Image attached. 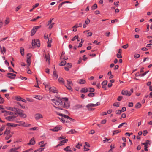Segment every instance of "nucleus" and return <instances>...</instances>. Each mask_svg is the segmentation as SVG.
<instances>
[{
    "label": "nucleus",
    "instance_id": "51",
    "mask_svg": "<svg viewBox=\"0 0 152 152\" xmlns=\"http://www.w3.org/2000/svg\"><path fill=\"white\" fill-rule=\"evenodd\" d=\"M128 44L125 45H124L123 46H122V48H123L124 49H126L127 48H128Z\"/></svg>",
    "mask_w": 152,
    "mask_h": 152
},
{
    "label": "nucleus",
    "instance_id": "27",
    "mask_svg": "<svg viewBox=\"0 0 152 152\" xmlns=\"http://www.w3.org/2000/svg\"><path fill=\"white\" fill-rule=\"evenodd\" d=\"M43 84H44V85L45 86V88L46 89H48V87H50L49 83H43Z\"/></svg>",
    "mask_w": 152,
    "mask_h": 152
},
{
    "label": "nucleus",
    "instance_id": "41",
    "mask_svg": "<svg viewBox=\"0 0 152 152\" xmlns=\"http://www.w3.org/2000/svg\"><path fill=\"white\" fill-rule=\"evenodd\" d=\"M120 131H119L118 130H117L116 131H114L113 132V135L116 134L117 133H119L120 132Z\"/></svg>",
    "mask_w": 152,
    "mask_h": 152
},
{
    "label": "nucleus",
    "instance_id": "49",
    "mask_svg": "<svg viewBox=\"0 0 152 152\" xmlns=\"http://www.w3.org/2000/svg\"><path fill=\"white\" fill-rule=\"evenodd\" d=\"M80 146H82V144L80 142H78V145L76 146V147L78 148H80Z\"/></svg>",
    "mask_w": 152,
    "mask_h": 152
},
{
    "label": "nucleus",
    "instance_id": "54",
    "mask_svg": "<svg viewBox=\"0 0 152 152\" xmlns=\"http://www.w3.org/2000/svg\"><path fill=\"white\" fill-rule=\"evenodd\" d=\"M9 19L8 18H7L6 20L5 21V23L6 25L8 24L10 22Z\"/></svg>",
    "mask_w": 152,
    "mask_h": 152
},
{
    "label": "nucleus",
    "instance_id": "30",
    "mask_svg": "<svg viewBox=\"0 0 152 152\" xmlns=\"http://www.w3.org/2000/svg\"><path fill=\"white\" fill-rule=\"evenodd\" d=\"M82 23H80L79 24V25L76 24L74 26H73V28H78V27H82Z\"/></svg>",
    "mask_w": 152,
    "mask_h": 152
},
{
    "label": "nucleus",
    "instance_id": "20",
    "mask_svg": "<svg viewBox=\"0 0 152 152\" xmlns=\"http://www.w3.org/2000/svg\"><path fill=\"white\" fill-rule=\"evenodd\" d=\"M64 150L65 151H66L67 152H72V151L71 149V148L69 146H67L66 147V148L64 149Z\"/></svg>",
    "mask_w": 152,
    "mask_h": 152
},
{
    "label": "nucleus",
    "instance_id": "33",
    "mask_svg": "<svg viewBox=\"0 0 152 152\" xmlns=\"http://www.w3.org/2000/svg\"><path fill=\"white\" fill-rule=\"evenodd\" d=\"M44 143V141H42L39 142V145H41V147H44L45 146V144H43Z\"/></svg>",
    "mask_w": 152,
    "mask_h": 152
},
{
    "label": "nucleus",
    "instance_id": "44",
    "mask_svg": "<svg viewBox=\"0 0 152 152\" xmlns=\"http://www.w3.org/2000/svg\"><path fill=\"white\" fill-rule=\"evenodd\" d=\"M140 55L138 54H135L134 55V57L135 58H139L140 57Z\"/></svg>",
    "mask_w": 152,
    "mask_h": 152
},
{
    "label": "nucleus",
    "instance_id": "22",
    "mask_svg": "<svg viewBox=\"0 0 152 152\" xmlns=\"http://www.w3.org/2000/svg\"><path fill=\"white\" fill-rule=\"evenodd\" d=\"M35 142L34 138H32L30 141V142L28 143V145H34L35 143Z\"/></svg>",
    "mask_w": 152,
    "mask_h": 152
},
{
    "label": "nucleus",
    "instance_id": "17",
    "mask_svg": "<svg viewBox=\"0 0 152 152\" xmlns=\"http://www.w3.org/2000/svg\"><path fill=\"white\" fill-rule=\"evenodd\" d=\"M82 106L81 104H76L74 107V109L75 110H77L82 107Z\"/></svg>",
    "mask_w": 152,
    "mask_h": 152
},
{
    "label": "nucleus",
    "instance_id": "16",
    "mask_svg": "<svg viewBox=\"0 0 152 152\" xmlns=\"http://www.w3.org/2000/svg\"><path fill=\"white\" fill-rule=\"evenodd\" d=\"M2 112H5V113L4 115H13V112H10V111H2Z\"/></svg>",
    "mask_w": 152,
    "mask_h": 152
},
{
    "label": "nucleus",
    "instance_id": "23",
    "mask_svg": "<svg viewBox=\"0 0 152 152\" xmlns=\"http://www.w3.org/2000/svg\"><path fill=\"white\" fill-rule=\"evenodd\" d=\"M58 81L60 83L63 84H64V80L62 78L59 77L58 79Z\"/></svg>",
    "mask_w": 152,
    "mask_h": 152
},
{
    "label": "nucleus",
    "instance_id": "45",
    "mask_svg": "<svg viewBox=\"0 0 152 152\" xmlns=\"http://www.w3.org/2000/svg\"><path fill=\"white\" fill-rule=\"evenodd\" d=\"M27 62L28 64V67L30 65V64L31 63V59H27L26 61Z\"/></svg>",
    "mask_w": 152,
    "mask_h": 152
},
{
    "label": "nucleus",
    "instance_id": "55",
    "mask_svg": "<svg viewBox=\"0 0 152 152\" xmlns=\"http://www.w3.org/2000/svg\"><path fill=\"white\" fill-rule=\"evenodd\" d=\"M107 80L103 81L102 83V85L106 86L107 84Z\"/></svg>",
    "mask_w": 152,
    "mask_h": 152
},
{
    "label": "nucleus",
    "instance_id": "11",
    "mask_svg": "<svg viewBox=\"0 0 152 152\" xmlns=\"http://www.w3.org/2000/svg\"><path fill=\"white\" fill-rule=\"evenodd\" d=\"M121 93L123 95H126L127 96H129L131 95V93L127 90H123Z\"/></svg>",
    "mask_w": 152,
    "mask_h": 152
},
{
    "label": "nucleus",
    "instance_id": "50",
    "mask_svg": "<svg viewBox=\"0 0 152 152\" xmlns=\"http://www.w3.org/2000/svg\"><path fill=\"white\" fill-rule=\"evenodd\" d=\"M15 99L18 101H20L22 99V98L20 97L17 96L15 97Z\"/></svg>",
    "mask_w": 152,
    "mask_h": 152
},
{
    "label": "nucleus",
    "instance_id": "61",
    "mask_svg": "<svg viewBox=\"0 0 152 152\" xmlns=\"http://www.w3.org/2000/svg\"><path fill=\"white\" fill-rule=\"evenodd\" d=\"M90 22V20L88 18L87 19V20L85 21V23L86 24H88Z\"/></svg>",
    "mask_w": 152,
    "mask_h": 152
},
{
    "label": "nucleus",
    "instance_id": "36",
    "mask_svg": "<svg viewBox=\"0 0 152 152\" xmlns=\"http://www.w3.org/2000/svg\"><path fill=\"white\" fill-rule=\"evenodd\" d=\"M88 91L91 92H93L94 91V89L93 88H88Z\"/></svg>",
    "mask_w": 152,
    "mask_h": 152
},
{
    "label": "nucleus",
    "instance_id": "34",
    "mask_svg": "<svg viewBox=\"0 0 152 152\" xmlns=\"http://www.w3.org/2000/svg\"><path fill=\"white\" fill-rule=\"evenodd\" d=\"M20 52L22 56H23L24 55V49L22 48H20Z\"/></svg>",
    "mask_w": 152,
    "mask_h": 152
},
{
    "label": "nucleus",
    "instance_id": "24",
    "mask_svg": "<svg viewBox=\"0 0 152 152\" xmlns=\"http://www.w3.org/2000/svg\"><path fill=\"white\" fill-rule=\"evenodd\" d=\"M0 49H1V53H3L4 54L3 52L4 53H5L6 50L5 48L4 47H3L2 48L1 46H0Z\"/></svg>",
    "mask_w": 152,
    "mask_h": 152
},
{
    "label": "nucleus",
    "instance_id": "38",
    "mask_svg": "<svg viewBox=\"0 0 152 152\" xmlns=\"http://www.w3.org/2000/svg\"><path fill=\"white\" fill-rule=\"evenodd\" d=\"M141 106V104L140 103H138L135 105V107L137 108H140Z\"/></svg>",
    "mask_w": 152,
    "mask_h": 152
},
{
    "label": "nucleus",
    "instance_id": "10",
    "mask_svg": "<svg viewBox=\"0 0 152 152\" xmlns=\"http://www.w3.org/2000/svg\"><path fill=\"white\" fill-rule=\"evenodd\" d=\"M48 89L50 91V92H52L54 93H58L57 89L54 87H48Z\"/></svg>",
    "mask_w": 152,
    "mask_h": 152
},
{
    "label": "nucleus",
    "instance_id": "28",
    "mask_svg": "<svg viewBox=\"0 0 152 152\" xmlns=\"http://www.w3.org/2000/svg\"><path fill=\"white\" fill-rule=\"evenodd\" d=\"M6 108L8 110L13 111H15V108H12L10 107H6Z\"/></svg>",
    "mask_w": 152,
    "mask_h": 152
},
{
    "label": "nucleus",
    "instance_id": "1",
    "mask_svg": "<svg viewBox=\"0 0 152 152\" xmlns=\"http://www.w3.org/2000/svg\"><path fill=\"white\" fill-rule=\"evenodd\" d=\"M65 101L63 102L60 98L55 99H51L54 104H53V107L56 109L62 110V108H68L69 107V105L67 102L68 98H64Z\"/></svg>",
    "mask_w": 152,
    "mask_h": 152
},
{
    "label": "nucleus",
    "instance_id": "21",
    "mask_svg": "<svg viewBox=\"0 0 152 152\" xmlns=\"http://www.w3.org/2000/svg\"><path fill=\"white\" fill-rule=\"evenodd\" d=\"M15 111H16L17 112V113L18 115H20L22 113H23V111L19 109H17L15 108Z\"/></svg>",
    "mask_w": 152,
    "mask_h": 152
},
{
    "label": "nucleus",
    "instance_id": "46",
    "mask_svg": "<svg viewBox=\"0 0 152 152\" xmlns=\"http://www.w3.org/2000/svg\"><path fill=\"white\" fill-rule=\"evenodd\" d=\"M30 130H37L38 129V128L37 127H35L33 128H31L29 129Z\"/></svg>",
    "mask_w": 152,
    "mask_h": 152
},
{
    "label": "nucleus",
    "instance_id": "26",
    "mask_svg": "<svg viewBox=\"0 0 152 152\" xmlns=\"http://www.w3.org/2000/svg\"><path fill=\"white\" fill-rule=\"evenodd\" d=\"M76 132L75 130L72 129L70 130L69 131L67 132V134H72L75 133H76Z\"/></svg>",
    "mask_w": 152,
    "mask_h": 152
},
{
    "label": "nucleus",
    "instance_id": "57",
    "mask_svg": "<svg viewBox=\"0 0 152 152\" xmlns=\"http://www.w3.org/2000/svg\"><path fill=\"white\" fill-rule=\"evenodd\" d=\"M94 93H90L88 94V96L89 97H92L94 96Z\"/></svg>",
    "mask_w": 152,
    "mask_h": 152
},
{
    "label": "nucleus",
    "instance_id": "3",
    "mask_svg": "<svg viewBox=\"0 0 152 152\" xmlns=\"http://www.w3.org/2000/svg\"><path fill=\"white\" fill-rule=\"evenodd\" d=\"M56 113L58 115H60L62 117H61V121L63 123L65 122V119H63V117H64V118H66V119H69L70 120L71 119V118H70L67 115H66L64 114H61V113H60L57 112H56Z\"/></svg>",
    "mask_w": 152,
    "mask_h": 152
},
{
    "label": "nucleus",
    "instance_id": "6",
    "mask_svg": "<svg viewBox=\"0 0 152 152\" xmlns=\"http://www.w3.org/2000/svg\"><path fill=\"white\" fill-rule=\"evenodd\" d=\"M16 122L19 123V124H18V126H23L24 127H29L31 126V124L25 123V122L23 121H16Z\"/></svg>",
    "mask_w": 152,
    "mask_h": 152
},
{
    "label": "nucleus",
    "instance_id": "39",
    "mask_svg": "<svg viewBox=\"0 0 152 152\" xmlns=\"http://www.w3.org/2000/svg\"><path fill=\"white\" fill-rule=\"evenodd\" d=\"M120 104V103L118 102H116L113 104V105L114 106L119 107Z\"/></svg>",
    "mask_w": 152,
    "mask_h": 152
},
{
    "label": "nucleus",
    "instance_id": "48",
    "mask_svg": "<svg viewBox=\"0 0 152 152\" xmlns=\"http://www.w3.org/2000/svg\"><path fill=\"white\" fill-rule=\"evenodd\" d=\"M54 23H51L49 25V26L48 27V28L49 29H51L53 27V25H54Z\"/></svg>",
    "mask_w": 152,
    "mask_h": 152
},
{
    "label": "nucleus",
    "instance_id": "12",
    "mask_svg": "<svg viewBox=\"0 0 152 152\" xmlns=\"http://www.w3.org/2000/svg\"><path fill=\"white\" fill-rule=\"evenodd\" d=\"M42 118L43 117L41 114L37 113L35 115V118L36 120Z\"/></svg>",
    "mask_w": 152,
    "mask_h": 152
},
{
    "label": "nucleus",
    "instance_id": "60",
    "mask_svg": "<svg viewBox=\"0 0 152 152\" xmlns=\"http://www.w3.org/2000/svg\"><path fill=\"white\" fill-rule=\"evenodd\" d=\"M21 8V6H18L16 8L15 11H18Z\"/></svg>",
    "mask_w": 152,
    "mask_h": 152
},
{
    "label": "nucleus",
    "instance_id": "32",
    "mask_svg": "<svg viewBox=\"0 0 152 152\" xmlns=\"http://www.w3.org/2000/svg\"><path fill=\"white\" fill-rule=\"evenodd\" d=\"M81 91L82 92L85 93L88 91V89L86 88H82Z\"/></svg>",
    "mask_w": 152,
    "mask_h": 152
},
{
    "label": "nucleus",
    "instance_id": "52",
    "mask_svg": "<svg viewBox=\"0 0 152 152\" xmlns=\"http://www.w3.org/2000/svg\"><path fill=\"white\" fill-rule=\"evenodd\" d=\"M53 18H52V19H50L49 21H48L47 23V26L49 25L50 24H51L53 20Z\"/></svg>",
    "mask_w": 152,
    "mask_h": 152
},
{
    "label": "nucleus",
    "instance_id": "19",
    "mask_svg": "<svg viewBox=\"0 0 152 152\" xmlns=\"http://www.w3.org/2000/svg\"><path fill=\"white\" fill-rule=\"evenodd\" d=\"M77 82L80 84H84L86 82V81L84 79H81L78 80Z\"/></svg>",
    "mask_w": 152,
    "mask_h": 152
},
{
    "label": "nucleus",
    "instance_id": "29",
    "mask_svg": "<svg viewBox=\"0 0 152 152\" xmlns=\"http://www.w3.org/2000/svg\"><path fill=\"white\" fill-rule=\"evenodd\" d=\"M53 76L54 77H55L56 79L58 78V75L56 71H54L53 72Z\"/></svg>",
    "mask_w": 152,
    "mask_h": 152
},
{
    "label": "nucleus",
    "instance_id": "62",
    "mask_svg": "<svg viewBox=\"0 0 152 152\" xmlns=\"http://www.w3.org/2000/svg\"><path fill=\"white\" fill-rule=\"evenodd\" d=\"M122 96H120L118 97L117 99V100L118 101H120L122 99Z\"/></svg>",
    "mask_w": 152,
    "mask_h": 152
},
{
    "label": "nucleus",
    "instance_id": "56",
    "mask_svg": "<svg viewBox=\"0 0 152 152\" xmlns=\"http://www.w3.org/2000/svg\"><path fill=\"white\" fill-rule=\"evenodd\" d=\"M121 113V110H117L116 111V113L118 114H120Z\"/></svg>",
    "mask_w": 152,
    "mask_h": 152
},
{
    "label": "nucleus",
    "instance_id": "18",
    "mask_svg": "<svg viewBox=\"0 0 152 152\" xmlns=\"http://www.w3.org/2000/svg\"><path fill=\"white\" fill-rule=\"evenodd\" d=\"M7 125L12 127H15L18 126V124L14 123H7Z\"/></svg>",
    "mask_w": 152,
    "mask_h": 152
},
{
    "label": "nucleus",
    "instance_id": "64",
    "mask_svg": "<svg viewBox=\"0 0 152 152\" xmlns=\"http://www.w3.org/2000/svg\"><path fill=\"white\" fill-rule=\"evenodd\" d=\"M143 135L144 136H145L148 133V132L147 131V130H144V131H143Z\"/></svg>",
    "mask_w": 152,
    "mask_h": 152
},
{
    "label": "nucleus",
    "instance_id": "5",
    "mask_svg": "<svg viewBox=\"0 0 152 152\" xmlns=\"http://www.w3.org/2000/svg\"><path fill=\"white\" fill-rule=\"evenodd\" d=\"M32 46L39 47L40 46V42L39 40L38 39H34L33 40L32 42Z\"/></svg>",
    "mask_w": 152,
    "mask_h": 152
},
{
    "label": "nucleus",
    "instance_id": "42",
    "mask_svg": "<svg viewBox=\"0 0 152 152\" xmlns=\"http://www.w3.org/2000/svg\"><path fill=\"white\" fill-rule=\"evenodd\" d=\"M66 61L65 60L61 62L60 63V66H63L66 63Z\"/></svg>",
    "mask_w": 152,
    "mask_h": 152
},
{
    "label": "nucleus",
    "instance_id": "2",
    "mask_svg": "<svg viewBox=\"0 0 152 152\" xmlns=\"http://www.w3.org/2000/svg\"><path fill=\"white\" fill-rule=\"evenodd\" d=\"M13 133L11 132L10 130L6 129L4 132V135H6V136L5 137L6 140H8L12 136Z\"/></svg>",
    "mask_w": 152,
    "mask_h": 152
},
{
    "label": "nucleus",
    "instance_id": "25",
    "mask_svg": "<svg viewBox=\"0 0 152 152\" xmlns=\"http://www.w3.org/2000/svg\"><path fill=\"white\" fill-rule=\"evenodd\" d=\"M127 125V124L126 123V122L123 123H121V124H120L118 126V128H120L123 126H124L125 127Z\"/></svg>",
    "mask_w": 152,
    "mask_h": 152
},
{
    "label": "nucleus",
    "instance_id": "43",
    "mask_svg": "<svg viewBox=\"0 0 152 152\" xmlns=\"http://www.w3.org/2000/svg\"><path fill=\"white\" fill-rule=\"evenodd\" d=\"M5 126L2 125L0 128V132L2 131L5 129Z\"/></svg>",
    "mask_w": 152,
    "mask_h": 152
},
{
    "label": "nucleus",
    "instance_id": "58",
    "mask_svg": "<svg viewBox=\"0 0 152 152\" xmlns=\"http://www.w3.org/2000/svg\"><path fill=\"white\" fill-rule=\"evenodd\" d=\"M78 37V36H75L72 39V41H74L75 39H77Z\"/></svg>",
    "mask_w": 152,
    "mask_h": 152
},
{
    "label": "nucleus",
    "instance_id": "53",
    "mask_svg": "<svg viewBox=\"0 0 152 152\" xmlns=\"http://www.w3.org/2000/svg\"><path fill=\"white\" fill-rule=\"evenodd\" d=\"M7 75H10L12 76H16V75L12 73H8L7 74Z\"/></svg>",
    "mask_w": 152,
    "mask_h": 152
},
{
    "label": "nucleus",
    "instance_id": "63",
    "mask_svg": "<svg viewBox=\"0 0 152 152\" xmlns=\"http://www.w3.org/2000/svg\"><path fill=\"white\" fill-rule=\"evenodd\" d=\"M117 57L118 58H121L122 57V56H121V55L120 54H119V53H118L117 54Z\"/></svg>",
    "mask_w": 152,
    "mask_h": 152
},
{
    "label": "nucleus",
    "instance_id": "47",
    "mask_svg": "<svg viewBox=\"0 0 152 152\" xmlns=\"http://www.w3.org/2000/svg\"><path fill=\"white\" fill-rule=\"evenodd\" d=\"M34 98L39 100H40L42 99V97L41 96L38 95L36 96Z\"/></svg>",
    "mask_w": 152,
    "mask_h": 152
},
{
    "label": "nucleus",
    "instance_id": "13",
    "mask_svg": "<svg viewBox=\"0 0 152 152\" xmlns=\"http://www.w3.org/2000/svg\"><path fill=\"white\" fill-rule=\"evenodd\" d=\"M20 148V146H19L18 147L13 148L10 150V152H18V151H17V150Z\"/></svg>",
    "mask_w": 152,
    "mask_h": 152
},
{
    "label": "nucleus",
    "instance_id": "9",
    "mask_svg": "<svg viewBox=\"0 0 152 152\" xmlns=\"http://www.w3.org/2000/svg\"><path fill=\"white\" fill-rule=\"evenodd\" d=\"M15 116L14 115H10L5 117V118L7 120L10 121H14Z\"/></svg>",
    "mask_w": 152,
    "mask_h": 152
},
{
    "label": "nucleus",
    "instance_id": "37",
    "mask_svg": "<svg viewBox=\"0 0 152 152\" xmlns=\"http://www.w3.org/2000/svg\"><path fill=\"white\" fill-rule=\"evenodd\" d=\"M19 116L21 117H23V118H25L26 117V115L25 114L22 113Z\"/></svg>",
    "mask_w": 152,
    "mask_h": 152
},
{
    "label": "nucleus",
    "instance_id": "35",
    "mask_svg": "<svg viewBox=\"0 0 152 152\" xmlns=\"http://www.w3.org/2000/svg\"><path fill=\"white\" fill-rule=\"evenodd\" d=\"M97 7V6L96 4H95L91 7L92 9L93 10H94Z\"/></svg>",
    "mask_w": 152,
    "mask_h": 152
},
{
    "label": "nucleus",
    "instance_id": "59",
    "mask_svg": "<svg viewBox=\"0 0 152 152\" xmlns=\"http://www.w3.org/2000/svg\"><path fill=\"white\" fill-rule=\"evenodd\" d=\"M4 99L3 98H2L0 95V103H2L3 102Z\"/></svg>",
    "mask_w": 152,
    "mask_h": 152
},
{
    "label": "nucleus",
    "instance_id": "14",
    "mask_svg": "<svg viewBox=\"0 0 152 152\" xmlns=\"http://www.w3.org/2000/svg\"><path fill=\"white\" fill-rule=\"evenodd\" d=\"M62 129V127L61 126H56L53 129H51L50 130L53 131L57 132L59 130Z\"/></svg>",
    "mask_w": 152,
    "mask_h": 152
},
{
    "label": "nucleus",
    "instance_id": "40",
    "mask_svg": "<svg viewBox=\"0 0 152 152\" xmlns=\"http://www.w3.org/2000/svg\"><path fill=\"white\" fill-rule=\"evenodd\" d=\"M31 54L30 53H28L27 55V59H31Z\"/></svg>",
    "mask_w": 152,
    "mask_h": 152
},
{
    "label": "nucleus",
    "instance_id": "8",
    "mask_svg": "<svg viewBox=\"0 0 152 152\" xmlns=\"http://www.w3.org/2000/svg\"><path fill=\"white\" fill-rule=\"evenodd\" d=\"M41 27V26H37L34 27L31 30V36L34 35L37 31V29L40 28Z\"/></svg>",
    "mask_w": 152,
    "mask_h": 152
},
{
    "label": "nucleus",
    "instance_id": "15",
    "mask_svg": "<svg viewBox=\"0 0 152 152\" xmlns=\"http://www.w3.org/2000/svg\"><path fill=\"white\" fill-rule=\"evenodd\" d=\"M44 58L45 60V61H48V62L49 64H50V56L49 54H48V55L46 54H45Z\"/></svg>",
    "mask_w": 152,
    "mask_h": 152
},
{
    "label": "nucleus",
    "instance_id": "4",
    "mask_svg": "<svg viewBox=\"0 0 152 152\" xmlns=\"http://www.w3.org/2000/svg\"><path fill=\"white\" fill-rule=\"evenodd\" d=\"M100 105V103L99 102H97L96 104H89L86 107L88 109L89 111L94 110V109L91 108L92 107L94 106H97Z\"/></svg>",
    "mask_w": 152,
    "mask_h": 152
},
{
    "label": "nucleus",
    "instance_id": "7",
    "mask_svg": "<svg viewBox=\"0 0 152 152\" xmlns=\"http://www.w3.org/2000/svg\"><path fill=\"white\" fill-rule=\"evenodd\" d=\"M67 85L66 86V88L69 90L72 89V86L73 85L72 83L71 80H67Z\"/></svg>",
    "mask_w": 152,
    "mask_h": 152
},
{
    "label": "nucleus",
    "instance_id": "31",
    "mask_svg": "<svg viewBox=\"0 0 152 152\" xmlns=\"http://www.w3.org/2000/svg\"><path fill=\"white\" fill-rule=\"evenodd\" d=\"M64 143H65V142H64V140H63L60 142V143L59 144H58L56 146V147H58L59 146L62 145H64Z\"/></svg>",
    "mask_w": 152,
    "mask_h": 152
}]
</instances>
